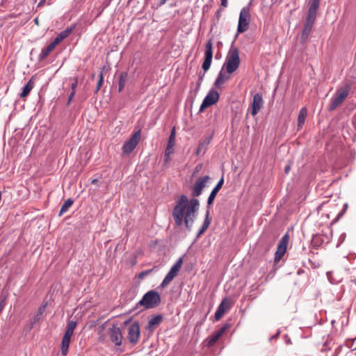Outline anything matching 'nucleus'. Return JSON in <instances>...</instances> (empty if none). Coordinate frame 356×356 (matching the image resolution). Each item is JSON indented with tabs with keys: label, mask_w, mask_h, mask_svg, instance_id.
<instances>
[{
	"label": "nucleus",
	"mask_w": 356,
	"mask_h": 356,
	"mask_svg": "<svg viewBox=\"0 0 356 356\" xmlns=\"http://www.w3.org/2000/svg\"><path fill=\"white\" fill-rule=\"evenodd\" d=\"M200 206L199 200L193 198L188 200L186 195H182L172 211L175 224L181 226L184 222L186 228L190 230Z\"/></svg>",
	"instance_id": "nucleus-1"
},
{
	"label": "nucleus",
	"mask_w": 356,
	"mask_h": 356,
	"mask_svg": "<svg viewBox=\"0 0 356 356\" xmlns=\"http://www.w3.org/2000/svg\"><path fill=\"white\" fill-rule=\"evenodd\" d=\"M240 63L241 60L238 48L232 47L226 56L222 68L225 69L227 73L232 74L238 70Z\"/></svg>",
	"instance_id": "nucleus-2"
},
{
	"label": "nucleus",
	"mask_w": 356,
	"mask_h": 356,
	"mask_svg": "<svg viewBox=\"0 0 356 356\" xmlns=\"http://www.w3.org/2000/svg\"><path fill=\"white\" fill-rule=\"evenodd\" d=\"M318 10V8L314 6H309V7L307 15L301 35V40L302 42H306L312 32L313 26L316 19Z\"/></svg>",
	"instance_id": "nucleus-3"
},
{
	"label": "nucleus",
	"mask_w": 356,
	"mask_h": 356,
	"mask_svg": "<svg viewBox=\"0 0 356 356\" xmlns=\"http://www.w3.org/2000/svg\"><path fill=\"white\" fill-rule=\"evenodd\" d=\"M160 302V295L156 291L152 290L143 296L137 305L142 306L145 309H152L157 307Z\"/></svg>",
	"instance_id": "nucleus-4"
},
{
	"label": "nucleus",
	"mask_w": 356,
	"mask_h": 356,
	"mask_svg": "<svg viewBox=\"0 0 356 356\" xmlns=\"http://www.w3.org/2000/svg\"><path fill=\"white\" fill-rule=\"evenodd\" d=\"M350 90V86L349 84H346L343 88H338L334 97L331 100L329 110L334 111L339 105H341L348 97Z\"/></svg>",
	"instance_id": "nucleus-5"
},
{
	"label": "nucleus",
	"mask_w": 356,
	"mask_h": 356,
	"mask_svg": "<svg viewBox=\"0 0 356 356\" xmlns=\"http://www.w3.org/2000/svg\"><path fill=\"white\" fill-rule=\"evenodd\" d=\"M250 20V9L248 7H244L241 9L238 19L237 28L238 33H242L247 31Z\"/></svg>",
	"instance_id": "nucleus-6"
},
{
	"label": "nucleus",
	"mask_w": 356,
	"mask_h": 356,
	"mask_svg": "<svg viewBox=\"0 0 356 356\" xmlns=\"http://www.w3.org/2000/svg\"><path fill=\"white\" fill-rule=\"evenodd\" d=\"M141 138V131H136L122 146V152L124 154H130L138 145Z\"/></svg>",
	"instance_id": "nucleus-7"
},
{
	"label": "nucleus",
	"mask_w": 356,
	"mask_h": 356,
	"mask_svg": "<svg viewBox=\"0 0 356 356\" xmlns=\"http://www.w3.org/2000/svg\"><path fill=\"white\" fill-rule=\"evenodd\" d=\"M183 264L182 258H179L176 263L172 266L168 273L165 275L161 283V287L165 288L167 286L172 280L175 278V277L177 275L178 272L180 270Z\"/></svg>",
	"instance_id": "nucleus-8"
},
{
	"label": "nucleus",
	"mask_w": 356,
	"mask_h": 356,
	"mask_svg": "<svg viewBox=\"0 0 356 356\" xmlns=\"http://www.w3.org/2000/svg\"><path fill=\"white\" fill-rule=\"evenodd\" d=\"M209 179L210 177L207 175L200 177L197 179L192 187V196L193 197H199L202 194L203 189L206 187Z\"/></svg>",
	"instance_id": "nucleus-9"
},
{
	"label": "nucleus",
	"mask_w": 356,
	"mask_h": 356,
	"mask_svg": "<svg viewBox=\"0 0 356 356\" xmlns=\"http://www.w3.org/2000/svg\"><path fill=\"white\" fill-rule=\"evenodd\" d=\"M289 236L287 234L283 236L280 239L277 248V250L275 254L274 260L275 263L279 262L286 253L287 245L289 243Z\"/></svg>",
	"instance_id": "nucleus-10"
},
{
	"label": "nucleus",
	"mask_w": 356,
	"mask_h": 356,
	"mask_svg": "<svg viewBox=\"0 0 356 356\" xmlns=\"http://www.w3.org/2000/svg\"><path fill=\"white\" fill-rule=\"evenodd\" d=\"M213 58V42L211 40H209L205 44L204 60L202 67L204 72L209 70Z\"/></svg>",
	"instance_id": "nucleus-11"
},
{
	"label": "nucleus",
	"mask_w": 356,
	"mask_h": 356,
	"mask_svg": "<svg viewBox=\"0 0 356 356\" xmlns=\"http://www.w3.org/2000/svg\"><path fill=\"white\" fill-rule=\"evenodd\" d=\"M219 99V94L216 90H211L204 99L200 108V112L203 111L206 108L214 104Z\"/></svg>",
	"instance_id": "nucleus-12"
},
{
	"label": "nucleus",
	"mask_w": 356,
	"mask_h": 356,
	"mask_svg": "<svg viewBox=\"0 0 356 356\" xmlns=\"http://www.w3.org/2000/svg\"><path fill=\"white\" fill-rule=\"evenodd\" d=\"M175 129L172 128L170 132V135L168 138L167 147L164 153V162L168 163L170 160V154L174 152V146L175 145Z\"/></svg>",
	"instance_id": "nucleus-13"
},
{
	"label": "nucleus",
	"mask_w": 356,
	"mask_h": 356,
	"mask_svg": "<svg viewBox=\"0 0 356 356\" xmlns=\"http://www.w3.org/2000/svg\"><path fill=\"white\" fill-rule=\"evenodd\" d=\"M140 334V332L139 323L135 322L129 327L127 337L128 339L131 343L136 344L139 340Z\"/></svg>",
	"instance_id": "nucleus-14"
},
{
	"label": "nucleus",
	"mask_w": 356,
	"mask_h": 356,
	"mask_svg": "<svg viewBox=\"0 0 356 356\" xmlns=\"http://www.w3.org/2000/svg\"><path fill=\"white\" fill-rule=\"evenodd\" d=\"M109 337L115 346H119L122 344V334L121 330L118 327L113 325L110 328Z\"/></svg>",
	"instance_id": "nucleus-15"
},
{
	"label": "nucleus",
	"mask_w": 356,
	"mask_h": 356,
	"mask_svg": "<svg viewBox=\"0 0 356 356\" xmlns=\"http://www.w3.org/2000/svg\"><path fill=\"white\" fill-rule=\"evenodd\" d=\"M264 101L262 95L260 93H257L253 97V100L251 104V114L254 116L258 113L261 107L263 106Z\"/></svg>",
	"instance_id": "nucleus-16"
},
{
	"label": "nucleus",
	"mask_w": 356,
	"mask_h": 356,
	"mask_svg": "<svg viewBox=\"0 0 356 356\" xmlns=\"http://www.w3.org/2000/svg\"><path fill=\"white\" fill-rule=\"evenodd\" d=\"M229 328V325L226 324L222 326L220 330H218L216 332L211 335L207 339V346L209 347L213 346L218 339L222 337V335L226 332V330Z\"/></svg>",
	"instance_id": "nucleus-17"
},
{
	"label": "nucleus",
	"mask_w": 356,
	"mask_h": 356,
	"mask_svg": "<svg viewBox=\"0 0 356 356\" xmlns=\"http://www.w3.org/2000/svg\"><path fill=\"white\" fill-rule=\"evenodd\" d=\"M231 307V302L229 299L225 298L222 300L220 305L218 306L216 313L215 318L216 321H219L225 313Z\"/></svg>",
	"instance_id": "nucleus-18"
},
{
	"label": "nucleus",
	"mask_w": 356,
	"mask_h": 356,
	"mask_svg": "<svg viewBox=\"0 0 356 356\" xmlns=\"http://www.w3.org/2000/svg\"><path fill=\"white\" fill-rule=\"evenodd\" d=\"M163 316L161 314H158L154 316H152L148 321V323L146 326V330L149 331L150 332H153L156 327L162 322Z\"/></svg>",
	"instance_id": "nucleus-19"
},
{
	"label": "nucleus",
	"mask_w": 356,
	"mask_h": 356,
	"mask_svg": "<svg viewBox=\"0 0 356 356\" xmlns=\"http://www.w3.org/2000/svg\"><path fill=\"white\" fill-rule=\"evenodd\" d=\"M223 183H224V179H223V177H222L218 182L217 185L213 188V189L211 192V193L209 196L208 200H207V204L209 207L211 206L213 203V201L217 195V193L221 189V188L223 185Z\"/></svg>",
	"instance_id": "nucleus-20"
},
{
	"label": "nucleus",
	"mask_w": 356,
	"mask_h": 356,
	"mask_svg": "<svg viewBox=\"0 0 356 356\" xmlns=\"http://www.w3.org/2000/svg\"><path fill=\"white\" fill-rule=\"evenodd\" d=\"M230 74L226 72L225 69H222L218 77L216 79L214 85L216 88H220L222 84L230 79Z\"/></svg>",
	"instance_id": "nucleus-21"
},
{
	"label": "nucleus",
	"mask_w": 356,
	"mask_h": 356,
	"mask_svg": "<svg viewBox=\"0 0 356 356\" xmlns=\"http://www.w3.org/2000/svg\"><path fill=\"white\" fill-rule=\"evenodd\" d=\"M73 31L72 27H67L64 31H61L58 34L56 38L54 40V43L57 46L66 38H67Z\"/></svg>",
	"instance_id": "nucleus-22"
},
{
	"label": "nucleus",
	"mask_w": 356,
	"mask_h": 356,
	"mask_svg": "<svg viewBox=\"0 0 356 356\" xmlns=\"http://www.w3.org/2000/svg\"><path fill=\"white\" fill-rule=\"evenodd\" d=\"M56 45L52 41L45 48L42 49L40 55L38 56L39 60L42 61L46 59L49 54L55 49Z\"/></svg>",
	"instance_id": "nucleus-23"
},
{
	"label": "nucleus",
	"mask_w": 356,
	"mask_h": 356,
	"mask_svg": "<svg viewBox=\"0 0 356 356\" xmlns=\"http://www.w3.org/2000/svg\"><path fill=\"white\" fill-rule=\"evenodd\" d=\"M35 77L34 76H32L29 81H28V83L26 84V86L23 88L22 89V91L20 94V97L21 98H25L26 97L30 92L31 91V90L34 88V86H35Z\"/></svg>",
	"instance_id": "nucleus-24"
},
{
	"label": "nucleus",
	"mask_w": 356,
	"mask_h": 356,
	"mask_svg": "<svg viewBox=\"0 0 356 356\" xmlns=\"http://www.w3.org/2000/svg\"><path fill=\"white\" fill-rule=\"evenodd\" d=\"M307 115V110L305 107L300 109L298 118V129H302Z\"/></svg>",
	"instance_id": "nucleus-25"
},
{
	"label": "nucleus",
	"mask_w": 356,
	"mask_h": 356,
	"mask_svg": "<svg viewBox=\"0 0 356 356\" xmlns=\"http://www.w3.org/2000/svg\"><path fill=\"white\" fill-rule=\"evenodd\" d=\"M71 341V339L67 338V337H63L62 342H61V354L62 356H66L68 352V348L70 346V343Z\"/></svg>",
	"instance_id": "nucleus-26"
},
{
	"label": "nucleus",
	"mask_w": 356,
	"mask_h": 356,
	"mask_svg": "<svg viewBox=\"0 0 356 356\" xmlns=\"http://www.w3.org/2000/svg\"><path fill=\"white\" fill-rule=\"evenodd\" d=\"M128 74L125 72H120L119 75V84H118V92H121L127 81Z\"/></svg>",
	"instance_id": "nucleus-27"
},
{
	"label": "nucleus",
	"mask_w": 356,
	"mask_h": 356,
	"mask_svg": "<svg viewBox=\"0 0 356 356\" xmlns=\"http://www.w3.org/2000/svg\"><path fill=\"white\" fill-rule=\"evenodd\" d=\"M209 211H207L205 219L204 220V222H203L201 228L198 231L197 236H200V235H202L208 229V227L211 223V219L209 218Z\"/></svg>",
	"instance_id": "nucleus-28"
},
{
	"label": "nucleus",
	"mask_w": 356,
	"mask_h": 356,
	"mask_svg": "<svg viewBox=\"0 0 356 356\" xmlns=\"http://www.w3.org/2000/svg\"><path fill=\"white\" fill-rule=\"evenodd\" d=\"M73 202H74L73 200L70 198L66 200L60 208V210L59 212V216H61L65 213H66L67 211L69 209V208L72 207V205L73 204Z\"/></svg>",
	"instance_id": "nucleus-29"
},
{
	"label": "nucleus",
	"mask_w": 356,
	"mask_h": 356,
	"mask_svg": "<svg viewBox=\"0 0 356 356\" xmlns=\"http://www.w3.org/2000/svg\"><path fill=\"white\" fill-rule=\"evenodd\" d=\"M76 325L77 324L76 321H70L67 323L66 328L74 332Z\"/></svg>",
	"instance_id": "nucleus-30"
},
{
	"label": "nucleus",
	"mask_w": 356,
	"mask_h": 356,
	"mask_svg": "<svg viewBox=\"0 0 356 356\" xmlns=\"http://www.w3.org/2000/svg\"><path fill=\"white\" fill-rule=\"evenodd\" d=\"M103 82H104V77H103L102 73H101L99 75V78L97 84L96 92H97L100 89V88L102 87V86L103 84Z\"/></svg>",
	"instance_id": "nucleus-31"
},
{
	"label": "nucleus",
	"mask_w": 356,
	"mask_h": 356,
	"mask_svg": "<svg viewBox=\"0 0 356 356\" xmlns=\"http://www.w3.org/2000/svg\"><path fill=\"white\" fill-rule=\"evenodd\" d=\"M47 307V304H44L42 306H40L38 311V316H42V314L44 312Z\"/></svg>",
	"instance_id": "nucleus-32"
},
{
	"label": "nucleus",
	"mask_w": 356,
	"mask_h": 356,
	"mask_svg": "<svg viewBox=\"0 0 356 356\" xmlns=\"http://www.w3.org/2000/svg\"><path fill=\"white\" fill-rule=\"evenodd\" d=\"M320 1L321 0H310L309 6L319 8Z\"/></svg>",
	"instance_id": "nucleus-33"
},
{
	"label": "nucleus",
	"mask_w": 356,
	"mask_h": 356,
	"mask_svg": "<svg viewBox=\"0 0 356 356\" xmlns=\"http://www.w3.org/2000/svg\"><path fill=\"white\" fill-rule=\"evenodd\" d=\"M73 333H74L73 331L70 330L66 328V330H65V332L63 337H67V338L71 339L72 336L73 335Z\"/></svg>",
	"instance_id": "nucleus-34"
},
{
	"label": "nucleus",
	"mask_w": 356,
	"mask_h": 356,
	"mask_svg": "<svg viewBox=\"0 0 356 356\" xmlns=\"http://www.w3.org/2000/svg\"><path fill=\"white\" fill-rule=\"evenodd\" d=\"M77 85H78V81H77V79H75L74 82L71 85V88H72V92H75L76 91V88L77 87Z\"/></svg>",
	"instance_id": "nucleus-35"
},
{
	"label": "nucleus",
	"mask_w": 356,
	"mask_h": 356,
	"mask_svg": "<svg viewBox=\"0 0 356 356\" xmlns=\"http://www.w3.org/2000/svg\"><path fill=\"white\" fill-rule=\"evenodd\" d=\"M74 95H75V92H72V91L70 95H69V97H68V101H67V106H69L70 104V102L72 100V99L74 98Z\"/></svg>",
	"instance_id": "nucleus-36"
},
{
	"label": "nucleus",
	"mask_w": 356,
	"mask_h": 356,
	"mask_svg": "<svg viewBox=\"0 0 356 356\" xmlns=\"http://www.w3.org/2000/svg\"><path fill=\"white\" fill-rule=\"evenodd\" d=\"M221 1V6L226 8L227 6V0H220Z\"/></svg>",
	"instance_id": "nucleus-37"
},
{
	"label": "nucleus",
	"mask_w": 356,
	"mask_h": 356,
	"mask_svg": "<svg viewBox=\"0 0 356 356\" xmlns=\"http://www.w3.org/2000/svg\"><path fill=\"white\" fill-rule=\"evenodd\" d=\"M152 271V270H145V271H143L140 274V276H144V275H148L150 272Z\"/></svg>",
	"instance_id": "nucleus-38"
},
{
	"label": "nucleus",
	"mask_w": 356,
	"mask_h": 356,
	"mask_svg": "<svg viewBox=\"0 0 356 356\" xmlns=\"http://www.w3.org/2000/svg\"><path fill=\"white\" fill-rule=\"evenodd\" d=\"M40 318H41V316H38V314H37L35 317V321H38L40 320Z\"/></svg>",
	"instance_id": "nucleus-39"
},
{
	"label": "nucleus",
	"mask_w": 356,
	"mask_h": 356,
	"mask_svg": "<svg viewBox=\"0 0 356 356\" xmlns=\"http://www.w3.org/2000/svg\"><path fill=\"white\" fill-rule=\"evenodd\" d=\"M201 148H202V145H199V147H198V148H197V152H196V154H200V150H201Z\"/></svg>",
	"instance_id": "nucleus-40"
},
{
	"label": "nucleus",
	"mask_w": 356,
	"mask_h": 356,
	"mask_svg": "<svg viewBox=\"0 0 356 356\" xmlns=\"http://www.w3.org/2000/svg\"><path fill=\"white\" fill-rule=\"evenodd\" d=\"M168 0H160V5L162 6L166 3Z\"/></svg>",
	"instance_id": "nucleus-41"
},
{
	"label": "nucleus",
	"mask_w": 356,
	"mask_h": 356,
	"mask_svg": "<svg viewBox=\"0 0 356 356\" xmlns=\"http://www.w3.org/2000/svg\"><path fill=\"white\" fill-rule=\"evenodd\" d=\"M98 182V180L97 179H94L91 181V183L92 184H96Z\"/></svg>",
	"instance_id": "nucleus-42"
},
{
	"label": "nucleus",
	"mask_w": 356,
	"mask_h": 356,
	"mask_svg": "<svg viewBox=\"0 0 356 356\" xmlns=\"http://www.w3.org/2000/svg\"><path fill=\"white\" fill-rule=\"evenodd\" d=\"M34 22L37 24V25H39V19L38 17L35 18L34 19Z\"/></svg>",
	"instance_id": "nucleus-43"
},
{
	"label": "nucleus",
	"mask_w": 356,
	"mask_h": 356,
	"mask_svg": "<svg viewBox=\"0 0 356 356\" xmlns=\"http://www.w3.org/2000/svg\"><path fill=\"white\" fill-rule=\"evenodd\" d=\"M289 169H290V166H289V165H286V166L285 167V172H289Z\"/></svg>",
	"instance_id": "nucleus-44"
},
{
	"label": "nucleus",
	"mask_w": 356,
	"mask_h": 356,
	"mask_svg": "<svg viewBox=\"0 0 356 356\" xmlns=\"http://www.w3.org/2000/svg\"><path fill=\"white\" fill-rule=\"evenodd\" d=\"M45 0H42L39 3H38V6H40L43 4V3L44 2Z\"/></svg>",
	"instance_id": "nucleus-45"
},
{
	"label": "nucleus",
	"mask_w": 356,
	"mask_h": 356,
	"mask_svg": "<svg viewBox=\"0 0 356 356\" xmlns=\"http://www.w3.org/2000/svg\"><path fill=\"white\" fill-rule=\"evenodd\" d=\"M199 170L198 166L195 168V172H197Z\"/></svg>",
	"instance_id": "nucleus-46"
}]
</instances>
